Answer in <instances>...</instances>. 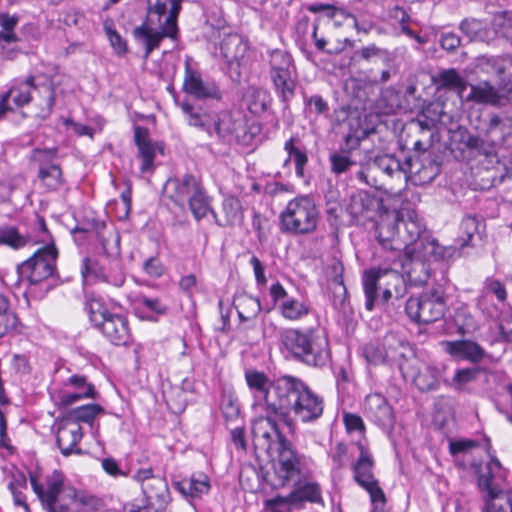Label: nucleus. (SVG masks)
Masks as SVG:
<instances>
[{
    "label": "nucleus",
    "instance_id": "obj_1",
    "mask_svg": "<svg viewBox=\"0 0 512 512\" xmlns=\"http://www.w3.org/2000/svg\"><path fill=\"white\" fill-rule=\"evenodd\" d=\"M276 397L272 402L273 413L286 425H291L290 417L302 423H313L320 419L324 412V399L315 393L302 379L290 375L278 383Z\"/></svg>",
    "mask_w": 512,
    "mask_h": 512
},
{
    "label": "nucleus",
    "instance_id": "obj_2",
    "mask_svg": "<svg viewBox=\"0 0 512 512\" xmlns=\"http://www.w3.org/2000/svg\"><path fill=\"white\" fill-rule=\"evenodd\" d=\"M181 2L182 0H147L146 19L132 31L134 40L144 46L145 58L160 46L164 38H177Z\"/></svg>",
    "mask_w": 512,
    "mask_h": 512
},
{
    "label": "nucleus",
    "instance_id": "obj_3",
    "mask_svg": "<svg viewBox=\"0 0 512 512\" xmlns=\"http://www.w3.org/2000/svg\"><path fill=\"white\" fill-rule=\"evenodd\" d=\"M457 253L456 246H443L437 240L418 244L415 251L407 252V259L403 263L410 285H425L436 270L433 264L441 267V280H446L448 263L456 258Z\"/></svg>",
    "mask_w": 512,
    "mask_h": 512
},
{
    "label": "nucleus",
    "instance_id": "obj_4",
    "mask_svg": "<svg viewBox=\"0 0 512 512\" xmlns=\"http://www.w3.org/2000/svg\"><path fill=\"white\" fill-rule=\"evenodd\" d=\"M365 308L372 311L377 305H386L389 300L401 299L407 293L406 279L389 268H371L362 275Z\"/></svg>",
    "mask_w": 512,
    "mask_h": 512
},
{
    "label": "nucleus",
    "instance_id": "obj_5",
    "mask_svg": "<svg viewBox=\"0 0 512 512\" xmlns=\"http://www.w3.org/2000/svg\"><path fill=\"white\" fill-rule=\"evenodd\" d=\"M319 210L308 195H300L290 200L279 215V228L282 233L306 235L317 229Z\"/></svg>",
    "mask_w": 512,
    "mask_h": 512
},
{
    "label": "nucleus",
    "instance_id": "obj_6",
    "mask_svg": "<svg viewBox=\"0 0 512 512\" xmlns=\"http://www.w3.org/2000/svg\"><path fill=\"white\" fill-rule=\"evenodd\" d=\"M448 296L442 285L424 289L408 298L405 305L407 316L415 323L430 324L442 319L448 310Z\"/></svg>",
    "mask_w": 512,
    "mask_h": 512
},
{
    "label": "nucleus",
    "instance_id": "obj_7",
    "mask_svg": "<svg viewBox=\"0 0 512 512\" xmlns=\"http://www.w3.org/2000/svg\"><path fill=\"white\" fill-rule=\"evenodd\" d=\"M373 171H380L389 178L404 175L418 176L423 182L432 181L439 171L438 165L428 161V166L422 164L418 158L407 155L401 161L393 154L376 155L370 162Z\"/></svg>",
    "mask_w": 512,
    "mask_h": 512
},
{
    "label": "nucleus",
    "instance_id": "obj_8",
    "mask_svg": "<svg viewBox=\"0 0 512 512\" xmlns=\"http://www.w3.org/2000/svg\"><path fill=\"white\" fill-rule=\"evenodd\" d=\"M268 64L275 92L287 108L296 89L297 73L293 57L285 50L274 49L269 52Z\"/></svg>",
    "mask_w": 512,
    "mask_h": 512
},
{
    "label": "nucleus",
    "instance_id": "obj_9",
    "mask_svg": "<svg viewBox=\"0 0 512 512\" xmlns=\"http://www.w3.org/2000/svg\"><path fill=\"white\" fill-rule=\"evenodd\" d=\"M276 419H279L278 416L266 411L265 416H260L252 422L254 447L268 456L292 446L280 431Z\"/></svg>",
    "mask_w": 512,
    "mask_h": 512
},
{
    "label": "nucleus",
    "instance_id": "obj_10",
    "mask_svg": "<svg viewBox=\"0 0 512 512\" xmlns=\"http://www.w3.org/2000/svg\"><path fill=\"white\" fill-rule=\"evenodd\" d=\"M57 258L58 249L51 241L17 266L19 278L27 280L32 285L39 284L54 275Z\"/></svg>",
    "mask_w": 512,
    "mask_h": 512
},
{
    "label": "nucleus",
    "instance_id": "obj_11",
    "mask_svg": "<svg viewBox=\"0 0 512 512\" xmlns=\"http://www.w3.org/2000/svg\"><path fill=\"white\" fill-rule=\"evenodd\" d=\"M181 108L188 116L189 125L205 130L209 136L215 134L223 141H226L231 135L237 133L242 126L241 120L234 119L228 112L221 113L218 119L210 125L208 123L209 115L203 112L201 108H197L187 101L182 102Z\"/></svg>",
    "mask_w": 512,
    "mask_h": 512
},
{
    "label": "nucleus",
    "instance_id": "obj_12",
    "mask_svg": "<svg viewBox=\"0 0 512 512\" xmlns=\"http://www.w3.org/2000/svg\"><path fill=\"white\" fill-rule=\"evenodd\" d=\"M30 483L34 493L40 500L46 512H71L69 506L61 500L64 492V475L54 470L45 477V483H40L36 474H29Z\"/></svg>",
    "mask_w": 512,
    "mask_h": 512
},
{
    "label": "nucleus",
    "instance_id": "obj_13",
    "mask_svg": "<svg viewBox=\"0 0 512 512\" xmlns=\"http://www.w3.org/2000/svg\"><path fill=\"white\" fill-rule=\"evenodd\" d=\"M278 458L272 464V471H267L263 478L273 490L287 487L301 474L300 458L291 447L277 452Z\"/></svg>",
    "mask_w": 512,
    "mask_h": 512
},
{
    "label": "nucleus",
    "instance_id": "obj_14",
    "mask_svg": "<svg viewBox=\"0 0 512 512\" xmlns=\"http://www.w3.org/2000/svg\"><path fill=\"white\" fill-rule=\"evenodd\" d=\"M492 464L500 467L499 460L492 457L491 463L486 466V472H481L478 475L480 490L487 492L482 512H512V491H505L492 485Z\"/></svg>",
    "mask_w": 512,
    "mask_h": 512
},
{
    "label": "nucleus",
    "instance_id": "obj_15",
    "mask_svg": "<svg viewBox=\"0 0 512 512\" xmlns=\"http://www.w3.org/2000/svg\"><path fill=\"white\" fill-rule=\"evenodd\" d=\"M357 446L360 454L356 462L352 465L353 478L355 482L365 489L373 498H375V495L382 497V488L379 486L373 474V457L364 444L358 442Z\"/></svg>",
    "mask_w": 512,
    "mask_h": 512
},
{
    "label": "nucleus",
    "instance_id": "obj_16",
    "mask_svg": "<svg viewBox=\"0 0 512 512\" xmlns=\"http://www.w3.org/2000/svg\"><path fill=\"white\" fill-rule=\"evenodd\" d=\"M289 377L290 375H282L273 380H269L264 372L257 370L245 371V380L249 389L253 392L255 397L259 396L263 398L265 411H269L270 413H273L272 402L276 397V387L278 383Z\"/></svg>",
    "mask_w": 512,
    "mask_h": 512
},
{
    "label": "nucleus",
    "instance_id": "obj_17",
    "mask_svg": "<svg viewBox=\"0 0 512 512\" xmlns=\"http://www.w3.org/2000/svg\"><path fill=\"white\" fill-rule=\"evenodd\" d=\"M203 188L200 178L191 173H186L182 177L170 178L165 184L168 198L182 209L186 202Z\"/></svg>",
    "mask_w": 512,
    "mask_h": 512
},
{
    "label": "nucleus",
    "instance_id": "obj_18",
    "mask_svg": "<svg viewBox=\"0 0 512 512\" xmlns=\"http://www.w3.org/2000/svg\"><path fill=\"white\" fill-rule=\"evenodd\" d=\"M94 232L105 254H109V245L114 241L117 245L120 242L118 233L112 227L108 228L104 220L97 218L93 212L83 216L78 224L71 230V233Z\"/></svg>",
    "mask_w": 512,
    "mask_h": 512
},
{
    "label": "nucleus",
    "instance_id": "obj_19",
    "mask_svg": "<svg viewBox=\"0 0 512 512\" xmlns=\"http://www.w3.org/2000/svg\"><path fill=\"white\" fill-rule=\"evenodd\" d=\"M183 90L196 99L222 100V92L214 81H204L201 74L194 70L188 62L185 65Z\"/></svg>",
    "mask_w": 512,
    "mask_h": 512
},
{
    "label": "nucleus",
    "instance_id": "obj_20",
    "mask_svg": "<svg viewBox=\"0 0 512 512\" xmlns=\"http://www.w3.org/2000/svg\"><path fill=\"white\" fill-rule=\"evenodd\" d=\"M472 95L475 100L492 105L512 104V78H502L498 87L488 82L472 87Z\"/></svg>",
    "mask_w": 512,
    "mask_h": 512
},
{
    "label": "nucleus",
    "instance_id": "obj_21",
    "mask_svg": "<svg viewBox=\"0 0 512 512\" xmlns=\"http://www.w3.org/2000/svg\"><path fill=\"white\" fill-rule=\"evenodd\" d=\"M247 43L238 34H228L220 43V54L230 72V76H240L241 61L247 52Z\"/></svg>",
    "mask_w": 512,
    "mask_h": 512
},
{
    "label": "nucleus",
    "instance_id": "obj_22",
    "mask_svg": "<svg viewBox=\"0 0 512 512\" xmlns=\"http://www.w3.org/2000/svg\"><path fill=\"white\" fill-rule=\"evenodd\" d=\"M315 329H284L280 332L281 348L287 352L294 360L301 362L305 349L310 339L313 337Z\"/></svg>",
    "mask_w": 512,
    "mask_h": 512
},
{
    "label": "nucleus",
    "instance_id": "obj_23",
    "mask_svg": "<svg viewBox=\"0 0 512 512\" xmlns=\"http://www.w3.org/2000/svg\"><path fill=\"white\" fill-rule=\"evenodd\" d=\"M57 436L56 443L61 453L64 456H69L73 453H80L78 443L82 439V427L80 424L69 422L62 416L57 418Z\"/></svg>",
    "mask_w": 512,
    "mask_h": 512
},
{
    "label": "nucleus",
    "instance_id": "obj_24",
    "mask_svg": "<svg viewBox=\"0 0 512 512\" xmlns=\"http://www.w3.org/2000/svg\"><path fill=\"white\" fill-rule=\"evenodd\" d=\"M301 363L312 367H324L331 359V351L329 341L326 336L322 335L318 330L305 349Z\"/></svg>",
    "mask_w": 512,
    "mask_h": 512
},
{
    "label": "nucleus",
    "instance_id": "obj_25",
    "mask_svg": "<svg viewBox=\"0 0 512 512\" xmlns=\"http://www.w3.org/2000/svg\"><path fill=\"white\" fill-rule=\"evenodd\" d=\"M344 266L343 263L333 258L326 267V275L329 287L333 293V306L337 310H344L347 299V288L343 280Z\"/></svg>",
    "mask_w": 512,
    "mask_h": 512
},
{
    "label": "nucleus",
    "instance_id": "obj_26",
    "mask_svg": "<svg viewBox=\"0 0 512 512\" xmlns=\"http://www.w3.org/2000/svg\"><path fill=\"white\" fill-rule=\"evenodd\" d=\"M98 329L114 345H126L130 340L128 320L124 315L111 313Z\"/></svg>",
    "mask_w": 512,
    "mask_h": 512
},
{
    "label": "nucleus",
    "instance_id": "obj_27",
    "mask_svg": "<svg viewBox=\"0 0 512 512\" xmlns=\"http://www.w3.org/2000/svg\"><path fill=\"white\" fill-rule=\"evenodd\" d=\"M485 233V222L476 215H466L460 223V236L457 239L459 247H456L460 256V250L465 247H473L476 240L481 241Z\"/></svg>",
    "mask_w": 512,
    "mask_h": 512
},
{
    "label": "nucleus",
    "instance_id": "obj_28",
    "mask_svg": "<svg viewBox=\"0 0 512 512\" xmlns=\"http://www.w3.org/2000/svg\"><path fill=\"white\" fill-rule=\"evenodd\" d=\"M424 226L418 219L411 216L407 220L399 219V238L402 248L407 252L415 251L417 245L428 240H436L429 236H423Z\"/></svg>",
    "mask_w": 512,
    "mask_h": 512
},
{
    "label": "nucleus",
    "instance_id": "obj_29",
    "mask_svg": "<svg viewBox=\"0 0 512 512\" xmlns=\"http://www.w3.org/2000/svg\"><path fill=\"white\" fill-rule=\"evenodd\" d=\"M375 234L379 244L384 249L394 251L402 249V243H400L399 238L398 215L382 218L376 225Z\"/></svg>",
    "mask_w": 512,
    "mask_h": 512
},
{
    "label": "nucleus",
    "instance_id": "obj_30",
    "mask_svg": "<svg viewBox=\"0 0 512 512\" xmlns=\"http://www.w3.org/2000/svg\"><path fill=\"white\" fill-rule=\"evenodd\" d=\"M142 491L146 498L147 506L154 512L165 509L170 499L169 488L162 477L152 478L142 484Z\"/></svg>",
    "mask_w": 512,
    "mask_h": 512
},
{
    "label": "nucleus",
    "instance_id": "obj_31",
    "mask_svg": "<svg viewBox=\"0 0 512 512\" xmlns=\"http://www.w3.org/2000/svg\"><path fill=\"white\" fill-rule=\"evenodd\" d=\"M446 351L454 357H459L473 364H479L488 356V353L480 344L470 339L447 341Z\"/></svg>",
    "mask_w": 512,
    "mask_h": 512
},
{
    "label": "nucleus",
    "instance_id": "obj_32",
    "mask_svg": "<svg viewBox=\"0 0 512 512\" xmlns=\"http://www.w3.org/2000/svg\"><path fill=\"white\" fill-rule=\"evenodd\" d=\"M289 494L295 509L303 508L306 502L324 506L322 490L316 482H297Z\"/></svg>",
    "mask_w": 512,
    "mask_h": 512
},
{
    "label": "nucleus",
    "instance_id": "obj_33",
    "mask_svg": "<svg viewBox=\"0 0 512 512\" xmlns=\"http://www.w3.org/2000/svg\"><path fill=\"white\" fill-rule=\"evenodd\" d=\"M486 368L482 366H472L459 368L455 371L451 379L444 380L446 386L458 393H471L470 385L474 383L481 373H485Z\"/></svg>",
    "mask_w": 512,
    "mask_h": 512
},
{
    "label": "nucleus",
    "instance_id": "obj_34",
    "mask_svg": "<svg viewBox=\"0 0 512 512\" xmlns=\"http://www.w3.org/2000/svg\"><path fill=\"white\" fill-rule=\"evenodd\" d=\"M134 141L142 158L141 171L146 172L153 167L155 147L150 139L149 130L143 126L134 127Z\"/></svg>",
    "mask_w": 512,
    "mask_h": 512
},
{
    "label": "nucleus",
    "instance_id": "obj_35",
    "mask_svg": "<svg viewBox=\"0 0 512 512\" xmlns=\"http://www.w3.org/2000/svg\"><path fill=\"white\" fill-rule=\"evenodd\" d=\"M377 204V199L374 196L365 191H358L350 196L346 211L354 220H357L359 217L374 211Z\"/></svg>",
    "mask_w": 512,
    "mask_h": 512
},
{
    "label": "nucleus",
    "instance_id": "obj_36",
    "mask_svg": "<svg viewBox=\"0 0 512 512\" xmlns=\"http://www.w3.org/2000/svg\"><path fill=\"white\" fill-rule=\"evenodd\" d=\"M223 224L228 227L240 226L244 220V211L240 199L227 195L222 201Z\"/></svg>",
    "mask_w": 512,
    "mask_h": 512
},
{
    "label": "nucleus",
    "instance_id": "obj_37",
    "mask_svg": "<svg viewBox=\"0 0 512 512\" xmlns=\"http://www.w3.org/2000/svg\"><path fill=\"white\" fill-rule=\"evenodd\" d=\"M482 69L502 78H512V55L492 56L483 59Z\"/></svg>",
    "mask_w": 512,
    "mask_h": 512
},
{
    "label": "nucleus",
    "instance_id": "obj_38",
    "mask_svg": "<svg viewBox=\"0 0 512 512\" xmlns=\"http://www.w3.org/2000/svg\"><path fill=\"white\" fill-rule=\"evenodd\" d=\"M176 487L183 495L196 498L208 493L210 483L206 475L199 474L197 477L193 475L189 479L177 482Z\"/></svg>",
    "mask_w": 512,
    "mask_h": 512
},
{
    "label": "nucleus",
    "instance_id": "obj_39",
    "mask_svg": "<svg viewBox=\"0 0 512 512\" xmlns=\"http://www.w3.org/2000/svg\"><path fill=\"white\" fill-rule=\"evenodd\" d=\"M487 135L495 144L505 143L512 136L511 120L497 115L491 116L487 127Z\"/></svg>",
    "mask_w": 512,
    "mask_h": 512
},
{
    "label": "nucleus",
    "instance_id": "obj_40",
    "mask_svg": "<svg viewBox=\"0 0 512 512\" xmlns=\"http://www.w3.org/2000/svg\"><path fill=\"white\" fill-rule=\"evenodd\" d=\"M461 32L469 38V41L488 42L491 33L486 24L476 18H465L459 25Z\"/></svg>",
    "mask_w": 512,
    "mask_h": 512
},
{
    "label": "nucleus",
    "instance_id": "obj_41",
    "mask_svg": "<svg viewBox=\"0 0 512 512\" xmlns=\"http://www.w3.org/2000/svg\"><path fill=\"white\" fill-rule=\"evenodd\" d=\"M440 371L433 365H426L414 378L417 388L422 392L436 391L440 387Z\"/></svg>",
    "mask_w": 512,
    "mask_h": 512
},
{
    "label": "nucleus",
    "instance_id": "obj_42",
    "mask_svg": "<svg viewBox=\"0 0 512 512\" xmlns=\"http://www.w3.org/2000/svg\"><path fill=\"white\" fill-rule=\"evenodd\" d=\"M369 410L374 419L381 425L391 424L393 422L392 408L384 397L375 394L368 398Z\"/></svg>",
    "mask_w": 512,
    "mask_h": 512
},
{
    "label": "nucleus",
    "instance_id": "obj_43",
    "mask_svg": "<svg viewBox=\"0 0 512 512\" xmlns=\"http://www.w3.org/2000/svg\"><path fill=\"white\" fill-rule=\"evenodd\" d=\"M85 310L88 312L90 322L98 328L101 322L106 320L111 312L106 308L103 300L95 295H87L85 300Z\"/></svg>",
    "mask_w": 512,
    "mask_h": 512
},
{
    "label": "nucleus",
    "instance_id": "obj_44",
    "mask_svg": "<svg viewBox=\"0 0 512 512\" xmlns=\"http://www.w3.org/2000/svg\"><path fill=\"white\" fill-rule=\"evenodd\" d=\"M102 411L103 408L98 404H87L66 411L63 413L62 417L67 419V421H71L76 424H80L81 422L91 423L95 419L96 415Z\"/></svg>",
    "mask_w": 512,
    "mask_h": 512
},
{
    "label": "nucleus",
    "instance_id": "obj_45",
    "mask_svg": "<svg viewBox=\"0 0 512 512\" xmlns=\"http://www.w3.org/2000/svg\"><path fill=\"white\" fill-rule=\"evenodd\" d=\"M281 315L288 320H298L310 313V308L304 302L289 297L279 304Z\"/></svg>",
    "mask_w": 512,
    "mask_h": 512
},
{
    "label": "nucleus",
    "instance_id": "obj_46",
    "mask_svg": "<svg viewBox=\"0 0 512 512\" xmlns=\"http://www.w3.org/2000/svg\"><path fill=\"white\" fill-rule=\"evenodd\" d=\"M38 179L49 189L57 190L63 183V172L60 163L50 164L48 167L38 169Z\"/></svg>",
    "mask_w": 512,
    "mask_h": 512
},
{
    "label": "nucleus",
    "instance_id": "obj_47",
    "mask_svg": "<svg viewBox=\"0 0 512 512\" xmlns=\"http://www.w3.org/2000/svg\"><path fill=\"white\" fill-rule=\"evenodd\" d=\"M220 409L226 422L238 420L240 416V404L233 391L225 389L222 391Z\"/></svg>",
    "mask_w": 512,
    "mask_h": 512
},
{
    "label": "nucleus",
    "instance_id": "obj_48",
    "mask_svg": "<svg viewBox=\"0 0 512 512\" xmlns=\"http://www.w3.org/2000/svg\"><path fill=\"white\" fill-rule=\"evenodd\" d=\"M8 489L13 496L14 504L16 506H21L28 511L29 507L24 494V490L27 489V479L23 472L18 471L12 474V479L8 484Z\"/></svg>",
    "mask_w": 512,
    "mask_h": 512
},
{
    "label": "nucleus",
    "instance_id": "obj_49",
    "mask_svg": "<svg viewBox=\"0 0 512 512\" xmlns=\"http://www.w3.org/2000/svg\"><path fill=\"white\" fill-rule=\"evenodd\" d=\"M383 347L387 351V359L396 360L397 358H404L405 351L408 349V342L399 337L395 333H387L384 336Z\"/></svg>",
    "mask_w": 512,
    "mask_h": 512
},
{
    "label": "nucleus",
    "instance_id": "obj_50",
    "mask_svg": "<svg viewBox=\"0 0 512 512\" xmlns=\"http://www.w3.org/2000/svg\"><path fill=\"white\" fill-rule=\"evenodd\" d=\"M355 55L366 62H372L374 58H377L382 63H389L396 60V56L393 52L380 48L375 44L362 47L355 52Z\"/></svg>",
    "mask_w": 512,
    "mask_h": 512
},
{
    "label": "nucleus",
    "instance_id": "obj_51",
    "mask_svg": "<svg viewBox=\"0 0 512 512\" xmlns=\"http://www.w3.org/2000/svg\"><path fill=\"white\" fill-rule=\"evenodd\" d=\"M321 20H322V17L319 16V17L315 18L314 23H313L312 38H313L315 47L317 48L318 51L327 53L329 55L340 54L345 49V45L342 44L340 42V40H338L335 44H333V43H329L326 38L318 36V29H319Z\"/></svg>",
    "mask_w": 512,
    "mask_h": 512
},
{
    "label": "nucleus",
    "instance_id": "obj_52",
    "mask_svg": "<svg viewBox=\"0 0 512 512\" xmlns=\"http://www.w3.org/2000/svg\"><path fill=\"white\" fill-rule=\"evenodd\" d=\"M58 154L59 148L57 146L50 148L36 147L32 149L29 159L37 164L38 169H41L48 167L50 164H59Z\"/></svg>",
    "mask_w": 512,
    "mask_h": 512
},
{
    "label": "nucleus",
    "instance_id": "obj_53",
    "mask_svg": "<svg viewBox=\"0 0 512 512\" xmlns=\"http://www.w3.org/2000/svg\"><path fill=\"white\" fill-rule=\"evenodd\" d=\"M80 272L84 284H87L90 280L104 282L106 268L101 266L97 260L85 257L82 260Z\"/></svg>",
    "mask_w": 512,
    "mask_h": 512
},
{
    "label": "nucleus",
    "instance_id": "obj_54",
    "mask_svg": "<svg viewBox=\"0 0 512 512\" xmlns=\"http://www.w3.org/2000/svg\"><path fill=\"white\" fill-rule=\"evenodd\" d=\"M28 242V237L20 234L16 227L7 226L0 228V246L6 245L17 250L25 247Z\"/></svg>",
    "mask_w": 512,
    "mask_h": 512
},
{
    "label": "nucleus",
    "instance_id": "obj_55",
    "mask_svg": "<svg viewBox=\"0 0 512 512\" xmlns=\"http://www.w3.org/2000/svg\"><path fill=\"white\" fill-rule=\"evenodd\" d=\"M186 203L188 204L189 210L196 221H200L204 218L210 210V198L208 197L205 188L189 199Z\"/></svg>",
    "mask_w": 512,
    "mask_h": 512
},
{
    "label": "nucleus",
    "instance_id": "obj_56",
    "mask_svg": "<svg viewBox=\"0 0 512 512\" xmlns=\"http://www.w3.org/2000/svg\"><path fill=\"white\" fill-rule=\"evenodd\" d=\"M437 84L446 89L462 92L466 83L455 69L443 70L438 74Z\"/></svg>",
    "mask_w": 512,
    "mask_h": 512
},
{
    "label": "nucleus",
    "instance_id": "obj_57",
    "mask_svg": "<svg viewBox=\"0 0 512 512\" xmlns=\"http://www.w3.org/2000/svg\"><path fill=\"white\" fill-rule=\"evenodd\" d=\"M361 351L362 356L371 365H380L385 363V361L387 360V351L383 347L382 343H366L362 347Z\"/></svg>",
    "mask_w": 512,
    "mask_h": 512
},
{
    "label": "nucleus",
    "instance_id": "obj_58",
    "mask_svg": "<svg viewBox=\"0 0 512 512\" xmlns=\"http://www.w3.org/2000/svg\"><path fill=\"white\" fill-rule=\"evenodd\" d=\"M329 162L331 165V172L335 175L346 173L356 165V162L351 158V155L340 150L330 154Z\"/></svg>",
    "mask_w": 512,
    "mask_h": 512
},
{
    "label": "nucleus",
    "instance_id": "obj_59",
    "mask_svg": "<svg viewBox=\"0 0 512 512\" xmlns=\"http://www.w3.org/2000/svg\"><path fill=\"white\" fill-rule=\"evenodd\" d=\"M492 25L495 34L512 41V14L507 11L498 13L494 16Z\"/></svg>",
    "mask_w": 512,
    "mask_h": 512
},
{
    "label": "nucleus",
    "instance_id": "obj_60",
    "mask_svg": "<svg viewBox=\"0 0 512 512\" xmlns=\"http://www.w3.org/2000/svg\"><path fill=\"white\" fill-rule=\"evenodd\" d=\"M306 9L311 13H324V15L329 19H334L337 15L351 17L354 20V26L358 28V21L354 15L346 14L343 9L337 8L332 4L326 3H313L306 6Z\"/></svg>",
    "mask_w": 512,
    "mask_h": 512
},
{
    "label": "nucleus",
    "instance_id": "obj_61",
    "mask_svg": "<svg viewBox=\"0 0 512 512\" xmlns=\"http://www.w3.org/2000/svg\"><path fill=\"white\" fill-rule=\"evenodd\" d=\"M8 98L12 99V102L17 107H22L24 105H27L32 100L31 91L28 88H23V86L19 87H12L1 99L0 104L3 105L4 113L6 112L7 108L5 106V102Z\"/></svg>",
    "mask_w": 512,
    "mask_h": 512
},
{
    "label": "nucleus",
    "instance_id": "obj_62",
    "mask_svg": "<svg viewBox=\"0 0 512 512\" xmlns=\"http://www.w3.org/2000/svg\"><path fill=\"white\" fill-rule=\"evenodd\" d=\"M434 139L430 137H426L421 135L419 139H417L413 143L412 152L409 154L414 156V158H418L422 164L428 166V161H432L435 165H437L432 159L426 157L427 151L429 148L433 146Z\"/></svg>",
    "mask_w": 512,
    "mask_h": 512
},
{
    "label": "nucleus",
    "instance_id": "obj_63",
    "mask_svg": "<svg viewBox=\"0 0 512 512\" xmlns=\"http://www.w3.org/2000/svg\"><path fill=\"white\" fill-rule=\"evenodd\" d=\"M367 137V131L364 129L356 130L355 132L348 133L344 142L340 147V151L351 155L353 151L357 150L361 141Z\"/></svg>",
    "mask_w": 512,
    "mask_h": 512
},
{
    "label": "nucleus",
    "instance_id": "obj_64",
    "mask_svg": "<svg viewBox=\"0 0 512 512\" xmlns=\"http://www.w3.org/2000/svg\"><path fill=\"white\" fill-rule=\"evenodd\" d=\"M290 499V494L287 496L277 495L274 498L267 499L265 501V507L269 509L270 512H291L295 508Z\"/></svg>",
    "mask_w": 512,
    "mask_h": 512
}]
</instances>
